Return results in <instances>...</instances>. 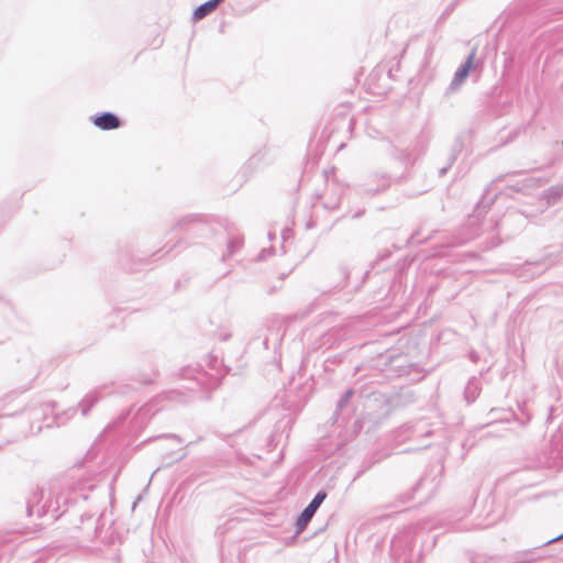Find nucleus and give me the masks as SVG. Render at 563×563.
<instances>
[{"label":"nucleus","mask_w":563,"mask_h":563,"mask_svg":"<svg viewBox=\"0 0 563 563\" xmlns=\"http://www.w3.org/2000/svg\"><path fill=\"white\" fill-rule=\"evenodd\" d=\"M448 170V167H443L440 169V176H443Z\"/></svg>","instance_id":"24"},{"label":"nucleus","mask_w":563,"mask_h":563,"mask_svg":"<svg viewBox=\"0 0 563 563\" xmlns=\"http://www.w3.org/2000/svg\"><path fill=\"white\" fill-rule=\"evenodd\" d=\"M194 378L196 379L197 384L200 385L201 387H203V388L210 387L209 376L207 375V373L197 371V376H195Z\"/></svg>","instance_id":"15"},{"label":"nucleus","mask_w":563,"mask_h":563,"mask_svg":"<svg viewBox=\"0 0 563 563\" xmlns=\"http://www.w3.org/2000/svg\"><path fill=\"white\" fill-rule=\"evenodd\" d=\"M470 357L472 362L476 363L478 361V355L475 352H471Z\"/></svg>","instance_id":"22"},{"label":"nucleus","mask_w":563,"mask_h":563,"mask_svg":"<svg viewBox=\"0 0 563 563\" xmlns=\"http://www.w3.org/2000/svg\"><path fill=\"white\" fill-rule=\"evenodd\" d=\"M353 394V390L352 389H349L346 390L343 396L340 398V400L338 401V408L341 409L343 408L350 400L351 396Z\"/></svg>","instance_id":"17"},{"label":"nucleus","mask_w":563,"mask_h":563,"mask_svg":"<svg viewBox=\"0 0 563 563\" xmlns=\"http://www.w3.org/2000/svg\"><path fill=\"white\" fill-rule=\"evenodd\" d=\"M362 213H363V212H357V213H355V214H354V217H353V218H358V217H361V214H362Z\"/></svg>","instance_id":"29"},{"label":"nucleus","mask_w":563,"mask_h":563,"mask_svg":"<svg viewBox=\"0 0 563 563\" xmlns=\"http://www.w3.org/2000/svg\"><path fill=\"white\" fill-rule=\"evenodd\" d=\"M324 207H325L327 209L334 210V209H336V208H338V202H336V201H333V202H325V203H324Z\"/></svg>","instance_id":"19"},{"label":"nucleus","mask_w":563,"mask_h":563,"mask_svg":"<svg viewBox=\"0 0 563 563\" xmlns=\"http://www.w3.org/2000/svg\"><path fill=\"white\" fill-rule=\"evenodd\" d=\"M422 484H423V479H421V481L417 484V486H416V488H415V489H418Z\"/></svg>","instance_id":"27"},{"label":"nucleus","mask_w":563,"mask_h":563,"mask_svg":"<svg viewBox=\"0 0 563 563\" xmlns=\"http://www.w3.org/2000/svg\"><path fill=\"white\" fill-rule=\"evenodd\" d=\"M155 376H156V374H154V376H153V377L144 378V379H142L141 382H142L143 384H152V383H154V380H155Z\"/></svg>","instance_id":"21"},{"label":"nucleus","mask_w":563,"mask_h":563,"mask_svg":"<svg viewBox=\"0 0 563 563\" xmlns=\"http://www.w3.org/2000/svg\"><path fill=\"white\" fill-rule=\"evenodd\" d=\"M432 432L429 430L424 433V435H430Z\"/></svg>","instance_id":"32"},{"label":"nucleus","mask_w":563,"mask_h":563,"mask_svg":"<svg viewBox=\"0 0 563 563\" xmlns=\"http://www.w3.org/2000/svg\"><path fill=\"white\" fill-rule=\"evenodd\" d=\"M188 389L190 390V393H184L180 390H168L159 395L157 399H165L174 404H186L194 398L192 393L195 391L194 387H188Z\"/></svg>","instance_id":"8"},{"label":"nucleus","mask_w":563,"mask_h":563,"mask_svg":"<svg viewBox=\"0 0 563 563\" xmlns=\"http://www.w3.org/2000/svg\"><path fill=\"white\" fill-rule=\"evenodd\" d=\"M175 228L197 233L207 229V225L203 222H201L196 216H187L179 220Z\"/></svg>","instance_id":"9"},{"label":"nucleus","mask_w":563,"mask_h":563,"mask_svg":"<svg viewBox=\"0 0 563 563\" xmlns=\"http://www.w3.org/2000/svg\"><path fill=\"white\" fill-rule=\"evenodd\" d=\"M553 411H554V408H553V407H551V408H550V413H549L548 420H551V419H552Z\"/></svg>","instance_id":"23"},{"label":"nucleus","mask_w":563,"mask_h":563,"mask_svg":"<svg viewBox=\"0 0 563 563\" xmlns=\"http://www.w3.org/2000/svg\"><path fill=\"white\" fill-rule=\"evenodd\" d=\"M483 212H486V207L478 205L475 208L474 213L468 217L465 228H466V230L470 231V234L463 242H465L467 240H472L479 234V232H481L479 225L482 222L481 217H482Z\"/></svg>","instance_id":"6"},{"label":"nucleus","mask_w":563,"mask_h":563,"mask_svg":"<svg viewBox=\"0 0 563 563\" xmlns=\"http://www.w3.org/2000/svg\"><path fill=\"white\" fill-rule=\"evenodd\" d=\"M417 234H418V233H417V232H415V233L411 235L410 240H413V239L416 238V235H417Z\"/></svg>","instance_id":"31"},{"label":"nucleus","mask_w":563,"mask_h":563,"mask_svg":"<svg viewBox=\"0 0 563 563\" xmlns=\"http://www.w3.org/2000/svg\"><path fill=\"white\" fill-rule=\"evenodd\" d=\"M475 48L468 54L465 62L457 68L455 71L449 88L448 93L455 92L460 89V87L464 84L466 80L471 69L474 66V58H475Z\"/></svg>","instance_id":"3"},{"label":"nucleus","mask_w":563,"mask_h":563,"mask_svg":"<svg viewBox=\"0 0 563 563\" xmlns=\"http://www.w3.org/2000/svg\"><path fill=\"white\" fill-rule=\"evenodd\" d=\"M42 498L43 492L38 489L32 492L31 496L27 498L26 512L30 517L33 515L43 517L47 512L45 505H41Z\"/></svg>","instance_id":"7"},{"label":"nucleus","mask_w":563,"mask_h":563,"mask_svg":"<svg viewBox=\"0 0 563 563\" xmlns=\"http://www.w3.org/2000/svg\"><path fill=\"white\" fill-rule=\"evenodd\" d=\"M185 456H186V453H183V454L178 457V460H183Z\"/></svg>","instance_id":"30"},{"label":"nucleus","mask_w":563,"mask_h":563,"mask_svg":"<svg viewBox=\"0 0 563 563\" xmlns=\"http://www.w3.org/2000/svg\"><path fill=\"white\" fill-rule=\"evenodd\" d=\"M325 498H327V493L324 490H319L314 495L312 500L301 511V514L299 515V517L296 521V532L297 533H301L306 529V527L308 526V523L310 522V520L312 519V517L314 516V514L317 512V510L319 509V507L321 506V504L324 501Z\"/></svg>","instance_id":"1"},{"label":"nucleus","mask_w":563,"mask_h":563,"mask_svg":"<svg viewBox=\"0 0 563 563\" xmlns=\"http://www.w3.org/2000/svg\"><path fill=\"white\" fill-rule=\"evenodd\" d=\"M104 387L95 389L87 394L82 400L79 402V408L81 410L82 416H87L88 412L93 408L98 401L102 398V390Z\"/></svg>","instance_id":"10"},{"label":"nucleus","mask_w":563,"mask_h":563,"mask_svg":"<svg viewBox=\"0 0 563 563\" xmlns=\"http://www.w3.org/2000/svg\"><path fill=\"white\" fill-rule=\"evenodd\" d=\"M482 390L481 379L472 377L464 389V397L468 404L474 402Z\"/></svg>","instance_id":"11"},{"label":"nucleus","mask_w":563,"mask_h":563,"mask_svg":"<svg viewBox=\"0 0 563 563\" xmlns=\"http://www.w3.org/2000/svg\"><path fill=\"white\" fill-rule=\"evenodd\" d=\"M99 518L96 519L92 515H82L80 517V526L78 527L82 532L85 541H92L99 533Z\"/></svg>","instance_id":"4"},{"label":"nucleus","mask_w":563,"mask_h":563,"mask_svg":"<svg viewBox=\"0 0 563 563\" xmlns=\"http://www.w3.org/2000/svg\"><path fill=\"white\" fill-rule=\"evenodd\" d=\"M91 120L92 123L102 131L114 130L121 125L120 118L112 112L97 113L91 118Z\"/></svg>","instance_id":"5"},{"label":"nucleus","mask_w":563,"mask_h":563,"mask_svg":"<svg viewBox=\"0 0 563 563\" xmlns=\"http://www.w3.org/2000/svg\"><path fill=\"white\" fill-rule=\"evenodd\" d=\"M55 404L54 402H47L43 406V413H44V422H45V427L49 428V427H53V426H62V424H65L67 420H69L75 413H76V408H69L68 410L59 413V415H55L54 413V410H55Z\"/></svg>","instance_id":"2"},{"label":"nucleus","mask_w":563,"mask_h":563,"mask_svg":"<svg viewBox=\"0 0 563 563\" xmlns=\"http://www.w3.org/2000/svg\"><path fill=\"white\" fill-rule=\"evenodd\" d=\"M70 488H71V490H74V492H75V490H77V489H78V490H81V489H82V488H81V486H80V487L71 486Z\"/></svg>","instance_id":"28"},{"label":"nucleus","mask_w":563,"mask_h":563,"mask_svg":"<svg viewBox=\"0 0 563 563\" xmlns=\"http://www.w3.org/2000/svg\"><path fill=\"white\" fill-rule=\"evenodd\" d=\"M396 157L406 165L413 164V158H412L411 154L407 151H398V154L396 155Z\"/></svg>","instance_id":"16"},{"label":"nucleus","mask_w":563,"mask_h":563,"mask_svg":"<svg viewBox=\"0 0 563 563\" xmlns=\"http://www.w3.org/2000/svg\"><path fill=\"white\" fill-rule=\"evenodd\" d=\"M562 195L563 185L552 186L544 192V197L548 199V202L556 201Z\"/></svg>","instance_id":"14"},{"label":"nucleus","mask_w":563,"mask_h":563,"mask_svg":"<svg viewBox=\"0 0 563 563\" xmlns=\"http://www.w3.org/2000/svg\"><path fill=\"white\" fill-rule=\"evenodd\" d=\"M163 437H164V438L174 439V440H176V441H177V442H179V443H180V442H183V439H181L179 435L174 434V433L165 434V435H163Z\"/></svg>","instance_id":"18"},{"label":"nucleus","mask_w":563,"mask_h":563,"mask_svg":"<svg viewBox=\"0 0 563 563\" xmlns=\"http://www.w3.org/2000/svg\"><path fill=\"white\" fill-rule=\"evenodd\" d=\"M475 563H479V562H475ZM484 563H494L493 561H486Z\"/></svg>","instance_id":"33"},{"label":"nucleus","mask_w":563,"mask_h":563,"mask_svg":"<svg viewBox=\"0 0 563 563\" xmlns=\"http://www.w3.org/2000/svg\"><path fill=\"white\" fill-rule=\"evenodd\" d=\"M202 439H203L202 437H199L196 441H191V442H189V445H190V444H194V443H196V442H200V441H202Z\"/></svg>","instance_id":"25"},{"label":"nucleus","mask_w":563,"mask_h":563,"mask_svg":"<svg viewBox=\"0 0 563 563\" xmlns=\"http://www.w3.org/2000/svg\"><path fill=\"white\" fill-rule=\"evenodd\" d=\"M560 539H563V533H562V534H560V536H558V537H555V538H553V539H550V540L545 541V542H544V545L550 544V543H552V542H555V541H558V540H560Z\"/></svg>","instance_id":"20"},{"label":"nucleus","mask_w":563,"mask_h":563,"mask_svg":"<svg viewBox=\"0 0 563 563\" xmlns=\"http://www.w3.org/2000/svg\"><path fill=\"white\" fill-rule=\"evenodd\" d=\"M265 253H266V251H265V250H262V253H261V255H260V260H262V258H264V257H265Z\"/></svg>","instance_id":"26"},{"label":"nucleus","mask_w":563,"mask_h":563,"mask_svg":"<svg viewBox=\"0 0 563 563\" xmlns=\"http://www.w3.org/2000/svg\"><path fill=\"white\" fill-rule=\"evenodd\" d=\"M374 178H377L379 181V185L376 188L368 187L365 189L366 192L371 195H375L382 190H385L390 185V178L389 176L382 174V175H374Z\"/></svg>","instance_id":"13"},{"label":"nucleus","mask_w":563,"mask_h":563,"mask_svg":"<svg viewBox=\"0 0 563 563\" xmlns=\"http://www.w3.org/2000/svg\"><path fill=\"white\" fill-rule=\"evenodd\" d=\"M243 240L239 236H232L227 241V253L222 255L221 260L225 261L227 257L234 255L242 246Z\"/></svg>","instance_id":"12"}]
</instances>
